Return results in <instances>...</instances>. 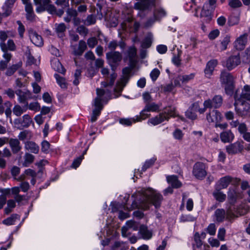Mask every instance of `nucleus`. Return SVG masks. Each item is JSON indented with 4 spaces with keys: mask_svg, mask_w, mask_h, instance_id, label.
<instances>
[{
    "mask_svg": "<svg viewBox=\"0 0 250 250\" xmlns=\"http://www.w3.org/2000/svg\"><path fill=\"white\" fill-rule=\"evenodd\" d=\"M17 215L12 214L10 217L3 221V223L6 225H13L17 218Z\"/></svg>",
    "mask_w": 250,
    "mask_h": 250,
    "instance_id": "obj_54",
    "label": "nucleus"
},
{
    "mask_svg": "<svg viewBox=\"0 0 250 250\" xmlns=\"http://www.w3.org/2000/svg\"><path fill=\"white\" fill-rule=\"evenodd\" d=\"M26 14V18L28 21H33L35 20V15L34 13L33 9L32 7L27 6L25 8Z\"/></svg>",
    "mask_w": 250,
    "mask_h": 250,
    "instance_id": "obj_42",
    "label": "nucleus"
},
{
    "mask_svg": "<svg viewBox=\"0 0 250 250\" xmlns=\"http://www.w3.org/2000/svg\"><path fill=\"white\" fill-rule=\"evenodd\" d=\"M25 149L32 153L37 154L39 151V146L33 141H27L25 143Z\"/></svg>",
    "mask_w": 250,
    "mask_h": 250,
    "instance_id": "obj_29",
    "label": "nucleus"
},
{
    "mask_svg": "<svg viewBox=\"0 0 250 250\" xmlns=\"http://www.w3.org/2000/svg\"><path fill=\"white\" fill-rule=\"evenodd\" d=\"M34 156L29 153H26L24 156V162L23 165L25 167L27 166V164H31L34 160Z\"/></svg>",
    "mask_w": 250,
    "mask_h": 250,
    "instance_id": "obj_51",
    "label": "nucleus"
},
{
    "mask_svg": "<svg viewBox=\"0 0 250 250\" xmlns=\"http://www.w3.org/2000/svg\"><path fill=\"white\" fill-rule=\"evenodd\" d=\"M96 21V19L95 17L93 15H90L87 17L85 21V24L86 25H90L91 24H95Z\"/></svg>",
    "mask_w": 250,
    "mask_h": 250,
    "instance_id": "obj_59",
    "label": "nucleus"
},
{
    "mask_svg": "<svg viewBox=\"0 0 250 250\" xmlns=\"http://www.w3.org/2000/svg\"><path fill=\"white\" fill-rule=\"evenodd\" d=\"M220 138L224 143H229L233 140L234 135L230 130H228L221 133Z\"/></svg>",
    "mask_w": 250,
    "mask_h": 250,
    "instance_id": "obj_32",
    "label": "nucleus"
},
{
    "mask_svg": "<svg viewBox=\"0 0 250 250\" xmlns=\"http://www.w3.org/2000/svg\"><path fill=\"white\" fill-rule=\"evenodd\" d=\"M167 182L170 184L172 188H179L181 186V182L178 180L177 176L174 175L167 176Z\"/></svg>",
    "mask_w": 250,
    "mask_h": 250,
    "instance_id": "obj_34",
    "label": "nucleus"
},
{
    "mask_svg": "<svg viewBox=\"0 0 250 250\" xmlns=\"http://www.w3.org/2000/svg\"><path fill=\"white\" fill-rule=\"evenodd\" d=\"M106 58L112 70L115 71L122 60V55L118 51H110L106 53Z\"/></svg>",
    "mask_w": 250,
    "mask_h": 250,
    "instance_id": "obj_3",
    "label": "nucleus"
},
{
    "mask_svg": "<svg viewBox=\"0 0 250 250\" xmlns=\"http://www.w3.org/2000/svg\"><path fill=\"white\" fill-rule=\"evenodd\" d=\"M220 190H216L213 193V195L215 198L218 201L222 202L226 200V195L223 193V192L220 191Z\"/></svg>",
    "mask_w": 250,
    "mask_h": 250,
    "instance_id": "obj_47",
    "label": "nucleus"
},
{
    "mask_svg": "<svg viewBox=\"0 0 250 250\" xmlns=\"http://www.w3.org/2000/svg\"><path fill=\"white\" fill-rule=\"evenodd\" d=\"M20 67L21 65L20 64L12 65L7 69L5 75L8 76L12 75Z\"/></svg>",
    "mask_w": 250,
    "mask_h": 250,
    "instance_id": "obj_45",
    "label": "nucleus"
},
{
    "mask_svg": "<svg viewBox=\"0 0 250 250\" xmlns=\"http://www.w3.org/2000/svg\"><path fill=\"white\" fill-rule=\"evenodd\" d=\"M153 40V36L152 34L149 33L146 37L144 41H143L141 46L143 48H148L151 45Z\"/></svg>",
    "mask_w": 250,
    "mask_h": 250,
    "instance_id": "obj_38",
    "label": "nucleus"
},
{
    "mask_svg": "<svg viewBox=\"0 0 250 250\" xmlns=\"http://www.w3.org/2000/svg\"><path fill=\"white\" fill-rule=\"evenodd\" d=\"M217 64V61L216 60H210L207 63L205 69V73L207 77H209L212 75L214 68Z\"/></svg>",
    "mask_w": 250,
    "mask_h": 250,
    "instance_id": "obj_27",
    "label": "nucleus"
},
{
    "mask_svg": "<svg viewBox=\"0 0 250 250\" xmlns=\"http://www.w3.org/2000/svg\"><path fill=\"white\" fill-rule=\"evenodd\" d=\"M67 16L64 18V20L66 22H69L72 18L73 19L78 16V12L77 10L72 8H68L66 10Z\"/></svg>",
    "mask_w": 250,
    "mask_h": 250,
    "instance_id": "obj_37",
    "label": "nucleus"
},
{
    "mask_svg": "<svg viewBox=\"0 0 250 250\" xmlns=\"http://www.w3.org/2000/svg\"><path fill=\"white\" fill-rule=\"evenodd\" d=\"M25 107L26 108L28 107L30 110H33L36 112L39 111L40 109V105L37 102L31 103L29 105L28 104L27 107L25 105Z\"/></svg>",
    "mask_w": 250,
    "mask_h": 250,
    "instance_id": "obj_57",
    "label": "nucleus"
},
{
    "mask_svg": "<svg viewBox=\"0 0 250 250\" xmlns=\"http://www.w3.org/2000/svg\"><path fill=\"white\" fill-rule=\"evenodd\" d=\"M146 111H144V109L141 112L139 116H136V119H133V121L134 123L136 122H140L143 120L146 119V118L149 117L150 116V114L145 113Z\"/></svg>",
    "mask_w": 250,
    "mask_h": 250,
    "instance_id": "obj_52",
    "label": "nucleus"
},
{
    "mask_svg": "<svg viewBox=\"0 0 250 250\" xmlns=\"http://www.w3.org/2000/svg\"><path fill=\"white\" fill-rule=\"evenodd\" d=\"M76 31L81 36L85 37L88 33V29L83 25L78 26L76 29Z\"/></svg>",
    "mask_w": 250,
    "mask_h": 250,
    "instance_id": "obj_53",
    "label": "nucleus"
},
{
    "mask_svg": "<svg viewBox=\"0 0 250 250\" xmlns=\"http://www.w3.org/2000/svg\"><path fill=\"white\" fill-rule=\"evenodd\" d=\"M141 197L139 203H133V208H138L143 209L149 208L150 205H153L156 208L160 207L163 198L161 194L152 188H143L138 191Z\"/></svg>",
    "mask_w": 250,
    "mask_h": 250,
    "instance_id": "obj_1",
    "label": "nucleus"
},
{
    "mask_svg": "<svg viewBox=\"0 0 250 250\" xmlns=\"http://www.w3.org/2000/svg\"><path fill=\"white\" fill-rule=\"evenodd\" d=\"M247 34H244L236 40L234 44V47L237 50H242L244 49L247 42Z\"/></svg>",
    "mask_w": 250,
    "mask_h": 250,
    "instance_id": "obj_17",
    "label": "nucleus"
},
{
    "mask_svg": "<svg viewBox=\"0 0 250 250\" xmlns=\"http://www.w3.org/2000/svg\"><path fill=\"white\" fill-rule=\"evenodd\" d=\"M139 232L142 237L145 239H149L151 238L152 234L147 228L145 225H141L140 227Z\"/></svg>",
    "mask_w": 250,
    "mask_h": 250,
    "instance_id": "obj_33",
    "label": "nucleus"
},
{
    "mask_svg": "<svg viewBox=\"0 0 250 250\" xmlns=\"http://www.w3.org/2000/svg\"><path fill=\"white\" fill-rule=\"evenodd\" d=\"M15 93L19 97V101L21 103H25L26 106H28V103L27 102V100L28 99H30L32 98V94L31 92L27 90L23 92L20 89L17 90L15 92Z\"/></svg>",
    "mask_w": 250,
    "mask_h": 250,
    "instance_id": "obj_13",
    "label": "nucleus"
},
{
    "mask_svg": "<svg viewBox=\"0 0 250 250\" xmlns=\"http://www.w3.org/2000/svg\"><path fill=\"white\" fill-rule=\"evenodd\" d=\"M235 106L237 113L241 116L246 115L249 109V104L248 103H242L238 107L235 104Z\"/></svg>",
    "mask_w": 250,
    "mask_h": 250,
    "instance_id": "obj_31",
    "label": "nucleus"
},
{
    "mask_svg": "<svg viewBox=\"0 0 250 250\" xmlns=\"http://www.w3.org/2000/svg\"><path fill=\"white\" fill-rule=\"evenodd\" d=\"M230 42V37L226 36L221 42V50H225L227 48L228 44Z\"/></svg>",
    "mask_w": 250,
    "mask_h": 250,
    "instance_id": "obj_60",
    "label": "nucleus"
},
{
    "mask_svg": "<svg viewBox=\"0 0 250 250\" xmlns=\"http://www.w3.org/2000/svg\"><path fill=\"white\" fill-rule=\"evenodd\" d=\"M0 46L1 50L4 52L2 56L5 59V60L0 61V70L3 71L7 68L8 63L12 58V55L11 53L6 52L5 43H0Z\"/></svg>",
    "mask_w": 250,
    "mask_h": 250,
    "instance_id": "obj_7",
    "label": "nucleus"
},
{
    "mask_svg": "<svg viewBox=\"0 0 250 250\" xmlns=\"http://www.w3.org/2000/svg\"><path fill=\"white\" fill-rule=\"evenodd\" d=\"M194 243L193 244V250L196 246L197 248H200L202 245V242L200 239V236L198 232H196L194 236Z\"/></svg>",
    "mask_w": 250,
    "mask_h": 250,
    "instance_id": "obj_48",
    "label": "nucleus"
},
{
    "mask_svg": "<svg viewBox=\"0 0 250 250\" xmlns=\"http://www.w3.org/2000/svg\"><path fill=\"white\" fill-rule=\"evenodd\" d=\"M32 135L31 132L28 130H25L20 133L18 136V139L19 141H23L27 138L30 139Z\"/></svg>",
    "mask_w": 250,
    "mask_h": 250,
    "instance_id": "obj_49",
    "label": "nucleus"
},
{
    "mask_svg": "<svg viewBox=\"0 0 250 250\" xmlns=\"http://www.w3.org/2000/svg\"><path fill=\"white\" fill-rule=\"evenodd\" d=\"M193 174L196 178L202 179L207 175L205 165L202 162H197L193 167Z\"/></svg>",
    "mask_w": 250,
    "mask_h": 250,
    "instance_id": "obj_6",
    "label": "nucleus"
},
{
    "mask_svg": "<svg viewBox=\"0 0 250 250\" xmlns=\"http://www.w3.org/2000/svg\"><path fill=\"white\" fill-rule=\"evenodd\" d=\"M228 198L230 204H234L237 199V193L234 189H229Z\"/></svg>",
    "mask_w": 250,
    "mask_h": 250,
    "instance_id": "obj_41",
    "label": "nucleus"
},
{
    "mask_svg": "<svg viewBox=\"0 0 250 250\" xmlns=\"http://www.w3.org/2000/svg\"><path fill=\"white\" fill-rule=\"evenodd\" d=\"M240 63V59L239 57L238 56H233L230 57L227 60L226 65L229 70H231L237 66Z\"/></svg>",
    "mask_w": 250,
    "mask_h": 250,
    "instance_id": "obj_19",
    "label": "nucleus"
},
{
    "mask_svg": "<svg viewBox=\"0 0 250 250\" xmlns=\"http://www.w3.org/2000/svg\"><path fill=\"white\" fill-rule=\"evenodd\" d=\"M161 105L157 104L154 102L147 103L145 104L144 111L147 112H159Z\"/></svg>",
    "mask_w": 250,
    "mask_h": 250,
    "instance_id": "obj_28",
    "label": "nucleus"
},
{
    "mask_svg": "<svg viewBox=\"0 0 250 250\" xmlns=\"http://www.w3.org/2000/svg\"><path fill=\"white\" fill-rule=\"evenodd\" d=\"M249 210V207L246 204H241L237 208V212L240 215L245 214Z\"/></svg>",
    "mask_w": 250,
    "mask_h": 250,
    "instance_id": "obj_50",
    "label": "nucleus"
},
{
    "mask_svg": "<svg viewBox=\"0 0 250 250\" xmlns=\"http://www.w3.org/2000/svg\"><path fill=\"white\" fill-rule=\"evenodd\" d=\"M127 83H125L122 79H120V80L117 82L116 86L114 88L115 98H117L121 95V92Z\"/></svg>",
    "mask_w": 250,
    "mask_h": 250,
    "instance_id": "obj_26",
    "label": "nucleus"
},
{
    "mask_svg": "<svg viewBox=\"0 0 250 250\" xmlns=\"http://www.w3.org/2000/svg\"><path fill=\"white\" fill-rule=\"evenodd\" d=\"M206 119L209 123H217L221 119V114L218 111L212 110L207 114Z\"/></svg>",
    "mask_w": 250,
    "mask_h": 250,
    "instance_id": "obj_16",
    "label": "nucleus"
},
{
    "mask_svg": "<svg viewBox=\"0 0 250 250\" xmlns=\"http://www.w3.org/2000/svg\"><path fill=\"white\" fill-rule=\"evenodd\" d=\"M166 15V12L162 8H156L153 11V16L157 21H160Z\"/></svg>",
    "mask_w": 250,
    "mask_h": 250,
    "instance_id": "obj_39",
    "label": "nucleus"
},
{
    "mask_svg": "<svg viewBox=\"0 0 250 250\" xmlns=\"http://www.w3.org/2000/svg\"><path fill=\"white\" fill-rule=\"evenodd\" d=\"M137 2L134 5V8L141 11H150L155 6L156 0H135Z\"/></svg>",
    "mask_w": 250,
    "mask_h": 250,
    "instance_id": "obj_4",
    "label": "nucleus"
},
{
    "mask_svg": "<svg viewBox=\"0 0 250 250\" xmlns=\"http://www.w3.org/2000/svg\"><path fill=\"white\" fill-rule=\"evenodd\" d=\"M131 67H125L123 69L122 72L123 76L121 78L125 83H127L130 79V74L134 65L130 64Z\"/></svg>",
    "mask_w": 250,
    "mask_h": 250,
    "instance_id": "obj_36",
    "label": "nucleus"
},
{
    "mask_svg": "<svg viewBox=\"0 0 250 250\" xmlns=\"http://www.w3.org/2000/svg\"><path fill=\"white\" fill-rule=\"evenodd\" d=\"M157 20L153 16L147 20V21L144 23V26L146 28H148L151 26Z\"/></svg>",
    "mask_w": 250,
    "mask_h": 250,
    "instance_id": "obj_64",
    "label": "nucleus"
},
{
    "mask_svg": "<svg viewBox=\"0 0 250 250\" xmlns=\"http://www.w3.org/2000/svg\"><path fill=\"white\" fill-rule=\"evenodd\" d=\"M66 27L63 23L55 24V31L60 38H62L64 36V32L66 31Z\"/></svg>",
    "mask_w": 250,
    "mask_h": 250,
    "instance_id": "obj_35",
    "label": "nucleus"
},
{
    "mask_svg": "<svg viewBox=\"0 0 250 250\" xmlns=\"http://www.w3.org/2000/svg\"><path fill=\"white\" fill-rule=\"evenodd\" d=\"M87 43L90 48H94L98 43V40L95 37L89 38L87 41Z\"/></svg>",
    "mask_w": 250,
    "mask_h": 250,
    "instance_id": "obj_62",
    "label": "nucleus"
},
{
    "mask_svg": "<svg viewBox=\"0 0 250 250\" xmlns=\"http://www.w3.org/2000/svg\"><path fill=\"white\" fill-rule=\"evenodd\" d=\"M52 66L55 71L59 73L62 74H65L66 70L58 59L55 58L52 60Z\"/></svg>",
    "mask_w": 250,
    "mask_h": 250,
    "instance_id": "obj_30",
    "label": "nucleus"
},
{
    "mask_svg": "<svg viewBox=\"0 0 250 250\" xmlns=\"http://www.w3.org/2000/svg\"><path fill=\"white\" fill-rule=\"evenodd\" d=\"M8 141L13 154H18L21 151L22 146L19 139L10 138Z\"/></svg>",
    "mask_w": 250,
    "mask_h": 250,
    "instance_id": "obj_14",
    "label": "nucleus"
},
{
    "mask_svg": "<svg viewBox=\"0 0 250 250\" xmlns=\"http://www.w3.org/2000/svg\"><path fill=\"white\" fill-rule=\"evenodd\" d=\"M198 108V103H194L192 104L191 107L186 111V116L190 119L195 120L197 117L196 111Z\"/></svg>",
    "mask_w": 250,
    "mask_h": 250,
    "instance_id": "obj_22",
    "label": "nucleus"
},
{
    "mask_svg": "<svg viewBox=\"0 0 250 250\" xmlns=\"http://www.w3.org/2000/svg\"><path fill=\"white\" fill-rule=\"evenodd\" d=\"M233 77L229 72L223 71L220 75V81L222 84H225L228 87H225V90L227 92L228 89L231 91L233 89Z\"/></svg>",
    "mask_w": 250,
    "mask_h": 250,
    "instance_id": "obj_5",
    "label": "nucleus"
},
{
    "mask_svg": "<svg viewBox=\"0 0 250 250\" xmlns=\"http://www.w3.org/2000/svg\"><path fill=\"white\" fill-rule=\"evenodd\" d=\"M165 111L163 112L162 113H165L166 115H167V121L168 120L169 117H174L176 116L175 113V108L172 107H168V108H165Z\"/></svg>",
    "mask_w": 250,
    "mask_h": 250,
    "instance_id": "obj_46",
    "label": "nucleus"
},
{
    "mask_svg": "<svg viewBox=\"0 0 250 250\" xmlns=\"http://www.w3.org/2000/svg\"><path fill=\"white\" fill-rule=\"evenodd\" d=\"M223 103V98L220 95L215 96L212 100L208 99L204 102V106L210 108H218Z\"/></svg>",
    "mask_w": 250,
    "mask_h": 250,
    "instance_id": "obj_9",
    "label": "nucleus"
},
{
    "mask_svg": "<svg viewBox=\"0 0 250 250\" xmlns=\"http://www.w3.org/2000/svg\"><path fill=\"white\" fill-rule=\"evenodd\" d=\"M12 151H11L10 149L7 147H5L3 148L2 152L0 150V167L1 168H5L6 166V161L3 158H10L12 155Z\"/></svg>",
    "mask_w": 250,
    "mask_h": 250,
    "instance_id": "obj_15",
    "label": "nucleus"
},
{
    "mask_svg": "<svg viewBox=\"0 0 250 250\" xmlns=\"http://www.w3.org/2000/svg\"><path fill=\"white\" fill-rule=\"evenodd\" d=\"M4 105L6 107L5 110L4 109V112H5L7 117H10L12 113V111L11 110V107L12 106L11 103L9 101H6L4 103Z\"/></svg>",
    "mask_w": 250,
    "mask_h": 250,
    "instance_id": "obj_56",
    "label": "nucleus"
},
{
    "mask_svg": "<svg viewBox=\"0 0 250 250\" xmlns=\"http://www.w3.org/2000/svg\"><path fill=\"white\" fill-rule=\"evenodd\" d=\"M243 142L237 141L226 146V151L230 155L241 152L244 148Z\"/></svg>",
    "mask_w": 250,
    "mask_h": 250,
    "instance_id": "obj_10",
    "label": "nucleus"
},
{
    "mask_svg": "<svg viewBox=\"0 0 250 250\" xmlns=\"http://www.w3.org/2000/svg\"><path fill=\"white\" fill-rule=\"evenodd\" d=\"M215 215L218 222H222L225 218V211L223 209H217L215 211Z\"/></svg>",
    "mask_w": 250,
    "mask_h": 250,
    "instance_id": "obj_44",
    "label": "nucleus"
},
{
    "mask_svg": "<svg viewBox=\"0 0 250 250\" xmlns=\"http://www.w3.org/2000/svg\"><path fill=\"white\" fill-rule=\"evenodd\" d=\"M54 77L56 79L57 83L59 84L62 88L65 89L67 88V84L64 78L60 76L58 74H55Z\"/></svg>",
    "mask_w": 250,
    "mask_h": 250,
    "instance_id": "obj_43",
    "label": "nucleus"
},
{
    "mask_svg": "<svg viewBox=\"0 0 250 250\" xmlns=\"http://www.w3.org/2000/svg\"><path fill=\"white\" fill-rule=\"evenodd\" d=\"M127 54L130 64L135 65L136 62L137 49L134 46H131L128 48Z\"/></svg>",
    "mask_w": 250,
    "mask_h": 250,
    "instance_id": "obj_24",
    "label": "nucleus"
},
{
    "mask_svg": "<svg viewBox=\"0 0 250 250\" xmlns=\"http://www.w3.org/2000/svg\"><path fill=\"white\" fill-rule=\"evenodd\" d=\"M14 123L16 125H20L23 127H28L32 123V120L30 116L28 114L23 115L22 118L17 119Z\"/></svg>",
    "mask_w": 250,
    "mask_h": 250,
    "instance_id": "obj_18",
    "label": "nucleus"
},
{
    "mask_svg": "<svg viewBox=\"0 0 250 250\" xmlns=\"http://www.w3.org/2000/svg\"><path fill=\"white\" fill-rule=\"evenodd\" d=\"M111 250H127L128 247L125 244L120 241H116L111 247Z\"/></svg>",
    "mask_w": 250,
    "mask_h": 250,
    "instance_id": "obj_40",
    "label": "nucleus"
},
{
    "mask_svg": "<svg viewBox=\"0 0 250 250\" xmlns=\"http://www.w3.org/2000/svg\"><path fill=\"white\" fill-rule=\"evenodd\" d=\"M117 77V75L116 73L114 72L111 73L109 77H106L105 81L101 83L102 85L104 87H112Z\"/></svg>",
    "mask_w": 250,
    "mask_h": 250,
    "instance_id": "obj_25",
    "label": "nucleus"
},
{
    "mask_svg": "<svg viewBox=\"0 0 250 250\" xmlns=\"http://www.w3.org/2000/svg\"><path fill=\"white\" fill-rule=\"evenodd\" d=\"M167 117L166 115V113L162 112L156 116L150 118L148 121V123L154 125H156L161 124L165 120H167Z\"/></svg>",
    "mask_w": 250,
    "mask_h": 250,
    "instance_id": "obj_21",
    "label": "nucleus"
},
{
    "mask_svg": "<svg viewBox=\"0 0 250 250\" xmlns=\"http://www.w3.org/2000/svg\"><path fill=\"white\" fill-rule=\"evenodd\" d=\"M50 0H42L41 4L36 8L37 12H41L46 10L51 14L55 13L56 9L53 5L50 4Z\"/></svg>",
    "mask_w": 250,
    "mask_h": 250,
    "instance_id": "obj_8",
    "label": "nucleus"
},
{
    "mask_svg": "<svg viewBox=\"0 0 250 250\" xmlns=\"http://www.w3.org/2000/svg\"><path fill=\"white\" fill-rule=\"evenodd\" d=\"M73 54L75 56H81L87 49L86 42L83 40H81L79 42L78 45H71Z\"/></svg>",
    "mask_w": 250,
    "mask_h": 250,
    "instance_id": "obj_12",
    "label": "nucleus"
},
{
    "mask_svg": "<svg viewBox=\"0 0 250 250\" xmlns=\"http://www.w3.org/2000/svg\"><path fill=\"white\" fill-rule=\"evenodd\" d=\"M95 108L92 112V115L91 118L92 122H95L97 120V117L99 116L101 113V111L103 109V106L102 104V99L99 97H96L94 100Z\"/></svg>",
    "mask_w": 250,
    "mask_h": 250,
    "instance_id": "obj_11",
    "label": "nucleus"
},
{
    "mask_svg": "<svg viewBox=\"0 0 250 250\" xmlns=\"http://www.w3.org/2000/svg\"><path fill=\"white\" fill-rule=\"evenodd\" d=\"M232 178L229 176H226L221 178L216 185V190H221L227 188Z\"/></svg>",
    "mask_w": 250,
    "mask_h": 250,
    "instance_id": "obj_20",
    "label": "nucleus"
},
{
    "mask_svg": "<svg viewBox=\"0 0 250 250\" xmlns=\"http://www.w3.org/2000/svg\"><path fill=\"white\" fill-rule=\"evenodd\" d=\"M6 49V52H8V50L10 51H14L16 49V45L14 42V41L12 40H9L7 41V43L6 44L5 43Z\"/></svg>",
    "mask_w": 250,
    "mask_h": 250,
    "instance_id": "obj_55",
    "label": "nucleus"
},
{
    "mask_svg": "<svg viewBox=\"0 0 250 250\" xmlns=\"http://www.w3.org/2000/svg\"><path fill=\"white\" fill-rule=\"evenodd\" d=\"M14 114L17 116H20L24 112L23 109L19 105H16L13 109Z\"/></svg>",
    "mask_w": 250,
    "mask_h": 250,
    "instance_id": "obj_63",
    "label": "nucleus"
},
{
    "mask_svg": "<svg viewBox=\"0 0 250 250\" xmlns=\"http://www.w3.org/2000/svg\"><path fill=\"white\" fill-rule=\"evenodd\" d=\"M30 38L31 42L37 46H42L43 44L42 37L37 32L32 31L30 33Z\"/></svg>",
    "mask_w": 250,
    "mask_h": 250,
    "instance_id": "obj_23",
    "label": "nucleus"
},
{
    "mask_svg": "<svg viewBox=\"0 0 250 250\" xmlns=\"http://www.w3.org/2000/svg\"><path fill=\"white\" fill-rule=\"evenodd\" d=\"M216 0H208L202 8L200 17L203 22H209L212 19L211 13L216 7Z\"/></svg>",
    "mask_w": 250,
    "mask_h": 250,
    "instance_id": "obj_2",
    "label": "nucleus"
},
{
    "mask_svg": "<svg viewBox=\"0 0 250 250\" xmlns=\"http://www.w3.org/2000/svg\"><path fill=\"white\" fill-rule=\"evenodd\" d=\"M194 76V75L193 74H190L188 75H179V79H180L183 83H186L192 79Z\"/></svg>",
    "mask_w": 250,
    "mask_h": 250,
    "instance_id": "obj_58",
    "label": "nucleus"
},
{
    "mask_svg": "<svg viewBox=\"0 0 250 250\" xmlns=\"http://www.w3.org/2000/svg\"><path fill=\"white\" fill-rule=\"evenodd\" d=\"M229 5L233 8H238L242 5L239 0H229Z\"/></svg>",
    "mask_w": 250,
    "mask_h": 250,
    "instance_id": "obj_61",
    "label": "nucleus"
}]
</instances>
